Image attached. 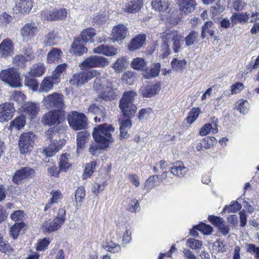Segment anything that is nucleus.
I'll return each instance as SVG.
<instances>
[{
    "label": "nucleus",
    "instance_id": "338daca9",
    "mask_svg": "<svg viewBox=\"0 0 259 259\" xmlns=\"http://www.w3.org/2000/svg\"><path fill=\"white\" fill-rule=\"evenodd\" d=\"M246 251L250 253H254L255 257L259 258V247L253 244H248L246 245Z\"/></svg>",
    "mask_w": 259,
    "mask_h": 259
},
{
    "label": "nucleus",
    "instance_id": "37998d69",
    "mask_svg": "<svg viewBox=\"0 0 259 259\" xmlns=\"http://www.w3.org/2000/svg\"><path fill=\"white\" fill-rule=\"evenodd\" d=\"M24 84L34 91H36L38 90V82L34 76L30 75L25 76Z\"/></svg>",
    "mask_w": 259,
    "mask_h": 259
},
{
    "label": "nucleus",
    "instance_id": "603ef678",
    "mask_svg": "<svg viewBox=\"0 0 259 259\" xmlns=\"http://www.w3.org/2000/svg\"><path fill=\"white\" fill-rule=\"evenodd\" d=\"M237 109L240 113L245 114L249 111L250 106L248 102L245 100H240L237 102Z\"/></svg>",
    "mask_w": 259,
    "mask_h": 259
},
{
    "label": "nucleus",
    "instance_id": "6ab92c4d",
    "mask_svg": "<svg viewBox=\"0 0 259 259\" xmlns=\"http://www.w3.org/2000/svg\"><path fill=\"white\" fill-rule=\"evenodd\" d=\"M14 45L12 40L7 38L3 40L0 44V56L3 58H7L11 56L14 53Z\"/></svg>",
    "mask_w": 259,
    "mask_h": 259
},
{
    "label": "nucleus",
    "instance_id": "4d7b16f0",
    "mask_svg": "<svg viewBox=\"0 0 259 259\" xmlns=\"http://www.w3.org/2000/svg\"><path fill=\"white\" fill-rule=\"evenodd\" d=\"M198 33L196 31H192L185 37L186 45L187 46L194 44L197 40Z\"/></svg>",
    "mask_w": 259,
    "mask_h": 259
},
{
    "label": "nucleus",
    "instance_id": "a18cd8bd",
    "mask_svg": "<svg viewBox=\"0 0 259 259\" xmlns=\"http://www.w3.org/2000/svg\"><path fill=\"white\" fill-rule=\"evenodd\" d=\"M249 14L246 13L240 14L234 13L231 17V19L232 23L234 24H236L239 22H246L249 20Z\"/></svg>",
    "mask_w": 259,
    "mask_h": 259
},
{
    "label": "nucleus",
    "instance_id": "f704fd0d",
    "mask_svg": "<svg viewBox=\"0 0 259 259\" xmlns=\"http://www.w3.org/2000/svg\"><path fill=\"white\" fill-rule=\"evenodd\" d=\"M62 148V145L59 144L56 140L51 142L48 146L44 149V151L47 156L51 157L54 156Z\"/></svg>",
    "mask_w": 259,
    "mask_h": 259
},
{
    "label": "nucleus",
    "instance_id": "58836bf2",
    "mask_svg": "<svg viewBox=\"0 0 259 259\" xmlns=\"http://www.w3.org/2000/svg\"><path fill=\"white\" fill-rule=\"evenodd\" d=\"M146 65L145 60L141 57L134 58L131 63L132 68L136 70L143 71V72L146 68Z\"/></svg>",
    "mask_w": 259,
    "mask_h": 259
},
{
    "label": "nucleus",
    "instance_id": "a211bd4d",
    "mask_svg": "<svg viewBox=\"0 0 259 259\" xmlns=\"http://www.w3.org/2000/svg\"><path fill=\"white\" fill-rule=\"evenodd\" d=\"M39 106L37 104L28 102L22 106V112L31 119L34 118L38 113Z\"/></svg>",
    "mask_w": 259,
    "mask_h": 259
},
{
    "label": "nucleus",
    "instance_id": "a878e982",
    "mask_svg": "<svg viewBox=\"0 0 259 259\" xmlns=\"http://www.w3.org/2000/svg\"><path fill=\"white\" fill-rule=\"evenodd\" d=\"M26 123V117L24 114H21L15 117L10 123V125L8 127L9 130L12 131L21 130L23 128Z\"/></svg>",
    "mask_w": 259,
    "mask_h": 259
},
{
    "label": "nucleus",
    "instance_id": "c9c22d12",
    "mask_svg": "<svg viewBox=\"0 0 259 259\" xmlns=\"http://www.w3.org/2000/svg\"><path fill=\"white\" fill-rule=\"evenodd\" d=\"M58 33L54 30L49 32L45 36L43 42L45 47L54 46L58 44Z\"/></svg>",
    "mask_w": 259,
    "mask_h": 259
},
{
    "label": "nucleus",
    "instance_id": "cd10ccee",
    "mask_svg": "<svg viewBox=\"0 0 259 259\" xmlns=\"http://www.w3.org/2000/svg\"><path fill=\"white\" fill-rule=\"evenodd\" d=\"M117 50L113 46L100 45L93 50L95 54H103L106 56H112L117 54Z\"/></svg>",
    "mask_w": 259,
    "mask_h": 259
},
{
    "label": "nucleus",
    "instance_id": "393cba45",
    "mask_svg": "<svg viewBox=\"0 0 259 259\" xmlns=\"http://www.w3.org/2000/svg\"><path fill=\"white\" fill-rule=\"evenodd\" d=\"M96 35V29L93 27H89L81 31L80 34L77 36L86 44L88 42L94 43L95 41L94 38Z\"/></svg>",
    "mask_w": 259,
    "mask_h": 259
},
{
    "label": "nucleus",
    "instance_id": "c85d7f7f",
    "mask_svg": "<svg viewBox=\"0 0 259 259\" xmlns=\"http://www.w3.org/2000/svg\"><path fill=\"white\" fill-rule=\"evenodd\" d=\"M143 5V0H131L125 4V11L128 13L139 12Z\"/></svg>",
    "mask_w": 259,
    "mask_h": 259
},
{
    "label": "nucleus",
    "instance_id": "4be33fe9",
    "mask_svg": "<svg viewBox=\"0 0 259 259\" xmlns=\"http://www.w3.org/2000/svg\"><path fill=\"white\" fill-rule=\"evenodd\" d=\"M63 56V52L60 48H52L47 55V62L48 64L59 63Z\"/></svg>",
    "mask_w": 259,
    "mask_h": 259
},
{
    "label": "nucleus",
    "instance_id": "774afa93",
    "mask_svg": "<svg viewBox=\"0 0 259 259\" xmlns=\"http://www.w3.org/2000/svg\"><path fill=\"white\" fill-rule=\"evenodd\" d=\"M107 20V16L104 14H98L95 16L93 19L94 23L99 25L105 24Z\"/></svg>",
    "mask_w": 259,
    "mask_h": 259
},
{
    "label": "nucleus",
    "instance_id": "de8ad7c7",
    "mask_svg": "<svg viewBox=\"0 0 259 259\" xmlns=\"http://www.w3.org/2000/svg\"><path fill=\"white\" fill-rule=\"evenodd\" d=\"M28 61L26 57L22 54L16 55L13 59V62L18 68L26 67V62Z\"/></svg>",
    "mask_w": 259,
    "mask_h": 259
},
{
    "label": "nucleus",
    "instance_id": "c03bdc74",
    "mask_svg": "<svg viewBox=\"0 0 259 259\" xmlns=\"http://www.w3.org/2000/svg\"><path fill=\"white\" fill-rule=\"evenodd\" d=\"M51 243V240L49 238H44L37 240L35 244V249L37 251H44L48 248Z\"/></svg>",
    "mask_w": 259,
    "mask_h": 259
},
{
    "label": "nucleus",
    "instance_id": "7c9ffc66",
    "mask_svg": "<svg viewBox=\"0 0 259 259\" xmlns=\"http://www.w3.org/2000/svg\"><path fill=\"white\" fill-rule=\"evenodd\" d=\"M97 166V162L96 160L91 161L85 163L82 175V179L87 180L90 178L95 172Z\"/></svg>",
    "mask_w": 259,
    "mask_h": 259
},
{
    "label": "nucleus",
    "instance_id": "052dcab7",
    "mask_svg": "<svg viewBox=\"0 0 259 259\" xmlns=\"http://www.w3.org/2000/svg\"><path fill=\"white\" fill-rule=\"evenodd\" d=\"M200 112L201 111L199 108H193L189 112V115L187 118V122L190 124L192 123L198 117Z\"/></svg>",
    "mask_w": 259,
    "mask_h": 259
},
{
    "label": "nucleus",
    "instance_id": "e2e57ef3",
    "mask_svg": "<svg viewBox=\"0 0 259 259\" xmlns=\"http://www.w3.org/2000/svg\"><path fill=\"white\" fill-rule=\"evenodd\" d=\"M104 248L107 251L115 253L118 252L120 250V246L116 243L110 241L108 242L106 245L104 246Z\"/></svg>",
    "mask_w": 259,
    "mask_h": 259
},
{
    "label": "nucleus",
    "instance_id": "dca6fc26",
    "mask_svg": "<svg viewBox=\"0 0 259 259\" xmlns=\"http://www.w3.org/2000/svg\"><path fill=\"white\" fill-rule=\"evenodd\" d=\"M86 44L77 36H75L71 45L69 52L75 56H81L88 51Z\"/></svg>",
    "mask_w": 259,
    "mask_h": 259
},
{
    "label": "nucleus",
    "instance_id": "1a4fd4ad",
    "mask_svg": "<svg viewBox=\"0 0 259 259\" xmlns=\"http://www.w3.org/2000/svg\"><path fill=\"white\" fill-rule=\"evenodd\" d=\"M43 103L48 109L64 110L65 107L63 95L56 92L45 97Z\"/></svg>",
    "mask_w": 259,
    "mask_h": 259
},
{
    "label": "nucleus",
    "instance_id": "2f4dec72",
    "mask_svg": "<svg viewBox=\"0 0 259 259\" xmlns=\"http://www.w3.org/2000/svg\"><path fill=\"white\" fill-rule=\"evenodd\" d=\"M59 80L55 79L52 76L45 77L40 85V90L41 92H48L51 90L55 83H58Z\"/></svg>",
    "mask_w": 259,
    "mask_h": 259
},
{
    "label": "nucleus",
    "instance_id": "412c9836",
    "mask_svg": "<svg viewBox=\"0 0 259 259\" xmlns=\"http://www.w3.org/2000/svg\"><path fill=\"white\" fill-rule=\"evenodd\" d=\"M161 89L159 82L148 84L141 90V95L145 98H151L158 94Z\"/></svg>",
    "mask_w": 259,
    "mask_h": 259
},
{
    "label": "nucleus",
    "instance_id": "bb28decb",
    "mask_svg": "<svg viewBox=\"0 0 259 259\" xmlns=\"http://www.w3.org/2000/svg\"><path fill=\"white\" fill-rule=\"evenodd\" d=\"M127 28L123 24H118L114 26L112 30L111 36L114 40H121L126 36Z\"/></svg>",
    "mask_w": 259,
    "mask_h": 259
},
{
    "label": "nucleus",
    "instance_id": "473e14b6",
    "mask_svg": "<svg viewBox=\"0 0 259 259\" xmlns=\"http://www.w3.org/2000/svg\"><path fill=\"white\" fill-rule=\"evenodd\" d=\"M46 68L42 63L34 64L28 72L29 75L34 77H40L44 74Z\"/></svg>",
    "mask_w": 259,
    "mask_h": 259
},
{
    "label": "nucleus",
    "instance_id": "b1692460",
    "mask_svg": "<svg viewBox=\"0 0 259 259\" xmlns=\"http://www.w3.org/2000/svg\"><path fill=\"white\" fill-rule=\"evenodd\" d=\"M50 194L51 197L44 207L45 211H47L49 209H50L53 204L61 202L63 198V195L59 189L52 190L50 192Z\"/></svg>",
    "mask_w": 259,
    "mask_h": 259
},
{
    "label": "nucleus",
    "instance_id": "8fccbe9b",
    "mask_svg": "<svg viewBox=\"0 0 259 259\" xmlns=\"http://www.w3.org/2000/svg\"><path fill=\"white\" fill-rule=\"evenodd\" d=\"M186 246L192 250L200 249L203 246V242L201 240L195 238H189L187 240Z\"/></svg>",
    "mask_w": 259,
    "mask_h": 259
},
{
    "label": "nucleus",
    "instance_id": "3c124183",
    "mask_svg": "<svg viewBox=\"0 0 259 259\" xmlns=\"http://www.w3.org/2000/svg\"><path fill=\"white\" fill-rule=\"evenodd\" d=\"M212 248L213 252L216 253H224L227 250L226 245L220 240H217L212 243Z\"/></svg>",
    "mask_w": 259,
    "mask_h": 259
},
{
    "label": "nucleus",
    "instance_id": "0e129e2a",
    "mask_svg": "<svg viewBox=\"0 0 259 259\" xmlns=\"http://www.w3.org/2000/svg\"><path fill=\"white\" fill-rule=\"evenodd\" d=\"M48 173L51 177L58 178L62 169L60 167H58L56 164L49 167L47 169Z\"/></svg>",
    "mask_w": 259,
    "mask_h": 259
},
{
    "label": "nucleus",
    "instance_id": "4c0bfd02",
    "mask_svg": "<svg viewBox=\"0 0 259 259\" xmlns=\"http://www.w3.org/2000/svg\"><path fill=\"white\" fill-rule=\"evenodd\" d=\"M68 64L66 63L58 65L52 73L53 77L57 80L60 81V77L66 73Z\"/></svg>",
    "mask_w": 259,
    "mask_h": 259
},
{
    "label": "nucleus",
    "instance_id": "423d86ee",
    "mask_svg": "<svg viewBox=\"0 0 259 259\" xmlns=\"http://www.w3.org/2000/svg\"><path fill=\"white\" fill-rule=\"evenodd\" d=\"M65 115L64 110H51L43 115L41 122L44 125H58L65 120Z\"/></svg>",
    "mask_w": 259,
    "mask_h": 259
},
{
    "label": "nucleus",
    "instance_id": "f8f14e48",
    "mask_svg": "<svg viewBox=\"0 0 259 259\" xmlns=\"http://www.w3.org/2000/svg\"><path fill=\"white\" fill-rule=\"evenodd\" d=\"M35 170L29 166L21 167L16 170L12 177L13 182L16 185H20L24 180L32 179L35 176Z\"/></svg>",
    "mask_w": 259,
    "mask_h": 259
},
{
    "label": "nucleus",
    "instance_id": "c756f323",
    "mask_svg": "<svg viewBox=\"0 0 259 259\" xmlns=\"http://www.w3.org/2000/svg\"><path fill=\"white\" fill-rule=\"evenodd\" d=\"M70 155L67 153L62 154L59 157L58 161L59 167L62 171L67 172L72 167V163L70 161Z\"/></svg>",
    "mask_w": 259,
    "mask_h": 259
},
{
    "label": "nucleus",
    "instance_id": "20e7f679",
    "mask_svg": "<svg viewBox=\"0 0 259 259\" xmlns=\"http://www.w3.org/2000/svg\"><path fill=\"white\" fill-rule=\"evenodd\" d=\"M0 79L13 88L22 86L20 73L14 67L3 70L0 72Z\"/></svg>",
    "mask_w": 259,
    "mask_h": 259
},
{
    "label": "nucleus",
    "instance_id": "6e6552de",
    "mask_svg": "<svg viewBox=\"0 0 259 259\" xmlns=\"http://www.w3.org/2000/svg\"><path fill=\"white\" fill-rule=\"evenodd\" d=\"M35 135L32 132H24L19 137L18 146L20 152L24 154L30 152L33 147Z\"/></svg>",
    "mask_w": 259,
    "mask_h": 259
},
{
    "label": "nucleus",
    "instance_id": "7ed1b4c3",
    "mask_svg": "<svg viewBox=\"0 0 259 259\" xmlns=\"http://www.w3.org/2000/svg\"><path fill=\"white\" fill-rule=\"evenodd\" d=\"M108 80L104 77H96L94 80L93 87L99 94L100 98L105 101H111L116 99L117 95L114 89L108 85Z\"/></svg>",
    "mask_w": 259,
    "mask_h": 259
},
{
    "label": "nucleus",
    "instance_id": "5701e85b",
    "mask_svg": "<svg viewBox=\"0 0 259 259\" xmlns=\"http://www.w3.org/2000/svg\"><path fill=\"white\" fill-rule=\"evenodd\" d=\"M90 133L88 131L78 132L76 135V149L78 152L84 149L85 144L90 138Z\"/></svg>",
    "mask_w": 259,
    "mask_h": 259
},
{
    "label": "nucleus",
    "instance_id": "2eb2a0df",
    "mask_svg": "<svg viewBox=\"0 0 259 259\" xmlns=\"http://www.w3.org/2000/svg\"><path fill=\"white\" fill-rule=\"evenodd\" d=\"M14 104L5 102L0 104V122H5L12 119L15 113Z\"/></svg>",
    "mask_w": 259,
    "mask_h": 259
},
{
    "label": "nucleus",
    "instance_id": "aec40b11",
    "mask_svg": "<svg viewBox=\"0 0 259 259\" xmlns=\"http://www.w3.org/2000/svg\"><path fill=\"white\" fill-rule=\"evenodd\" d=\"M146 35L138 34L135 36L127 45V48L130 51H134L140 49L146 44Z\"/></svg>",
    "mask_w": 259,
    "mask_h": 259
},
{
    "label": "nucleus",
    "instance_id": "79ce46f5",
    "mask_svg": "<svg viewBox=\"0 0 259 259\" xmlns=\"http://www.w3.org/2000/svg\"><path fill=\"white\" fill-rule=\"evenodd\" d=\"M32 0H20L18 4V9L21 13L29 12L33 7Z\"/></svg>",
    "mask_w": 259,
    "mask_h": 259
},
{
    "label": "nucleus",
    "instance_id": "0eeeda50",
    "mask_svg": "<svg viewBox=\"0 0 259 259\" xmlns=\"http://www.w3.org/2000/svg\"><path fill=\"white\" fill-rule=\"evenodd\" d=\"M66 220V210L64 208H60L56 217L53 220L45 221L42 228L44 232L51 233L58 230Z\"/></svg>",
    "mask_w": 259,
    "mask_h": 259
},
{
    "label": "nucleus",
    "instance_id": "a19ab883",
    "mask_svg": "<svg viewBox=\"0 0 259 259\" xmlns=\"http://www.w3.org/2000/svg\"><path fill=\"white\" fill-rule=\"evenodd\" d=\"M210 131L212 134L218 133V130L216 123H206L204 124L200 129L199 134L201 136H204L207 135Z\"/></svg>",
    "mask_w": 259,
    "mask_h": 259
},
{
    "label": "nucleus",
    "instance_id": "f257e3e1",
    "mask_svg": "<svg viewBox=\"0 0 259 259\" xmlns=\"http://www.w3.org/2000/svg\"><path fill=\"white\" fill-rule=\"evenodd\" d=\"M115 128L112 124L105 123L96 125L92 132V136L96 145H91L89 149L92 155H95L98 151L108 148L114 142L112 134Z\"/></svg>",
    "mask_w": 259,
    "mask_h": 259
},
{
    "label": "nucleus",
    "instance_id": "680f3d73",
    "mask_svg": "<svg viewBox=\"0 0 259 259\" xmlns=\"http://www.w3.org/2000/svg\"><path fill=\"white\" fill-rule=\"evenodd\" d=\"M0 251L4 253L12 252L13 251V248L10 244L6 241L3 236L0 239Z\"/></svg>",
    "mask_w": 259,
    "mask_h": 259
},
{
    "label": "nucleus",
    "instance_id": "09e8293b",
    "mask_svg": "<svg viewBox=\"0 0 259 259\" xmlns=\"http://www.w3.org/2000/svg\"><path fill=\"white\" fill-rule=\"evenodd\" d=\"M85 196V191L84 187L80 186L77 188L75 192V200L77 206H80L81 203L83 201Z\"/></svg>",
    "mask_w": 259,
    "mask_h": 259
},
{
    "label": "nucleus",
    "instance_id": "5fc2aeb1",
    "mask_svg": "<svg viewBox=\"0 0 259 259\" xmlns=\"http://www.w3.org/2000/svg\"><path fill=\"white\" fill-rule=\"evenodd\" d=\"M140 209L138 200L136 198L130 199L127 205L126 209L132 212H136Z\"/></svg>",
    "mask_w": 259,
    "mask_h": 259
},
{
    "label": "nucleus",
    "instance_id": "bf43d9fd",
    "mask_svg": "<svg viewBox=\"0 0 259 259\" xmlns=\"http://www.w3.org/2000/svg\"><path fill=\"white\" fill-rule=\"evenodd\" d=\"M121 79L125 83L131 85L135 81V76L133 72L131 71H127L123 74Z\"/></svg>",
    "mask_w": 259,
    "mask_h": 259
},
{
    "label": "nucleus",
    "instance_id": "864d4df0",
    "mask_svg": "<svg viewBox=\"0 0 259 259\" xmlns=\"http://www.w3.org/2000/svg\"><path fill=\"white\" fill-rule=\"evenodd\" d=\"M195 228L205 235H210L213 231V229L211 226L204 223H201L195 226Z\"/></svg>",
    "mask_w": 259,
    "mask_h": 259
},
{
    "label": "nucleus",
    "instance_id": "6e6d98bb",
    "mask_svg": "<svg viewBox=\"0 0 259 259\" xmlns=\"http://www.w3.org/2000/svg\"><path fill=\"white\" fill-rule=\"evenodd\" d=\"M25 215L23 210H17L11 214L10 218L13 221L19 223V222H23Z\"/></svg>",
    "mask_w": 259,
    "mask_h": 259
},
{
    "label": "nucleus",
    "instance_id": "13d9d810",
    "mask_svg": "<svg viewBox=\"0 0 259 259\" xmlns=\"http://www.w3.org/2000/svg\"><path fill=\"white\" fill-rule=\"evenodd\" d=\"M242 208L241 205L237 201H233L229 206L226 205L223 209L224 212H236Z\"/></svg>",
    "mask_w": 259,
    "mask_h": 259
},
{
    "label": "nucleus",
    "instance_id": "f03ea898",
    "mask_svg": "<svg viewBox=\"0 0 259 259\" xmlns=\"http://www.w3.org/2000/svg\"><path fill=\"white\" fill-rule=\"evenodd\" d=\"M137 93L134 91L123 93L119 101V108L123 117H133L137 112V107L134 104Z\"/></svg>",
    "mask_w": 259,
    "mask_h": 259
},
{
    "label": "nucleus",
    "instance_id": "9b49d317",
    "mask_svg": "<svg viewBox=\"0 0 259 259\" xmlns=\"http://www.w3.org/2000/svg\"><path fill=\"white\" fill-rule=\"evenodd\" d=\"M67 12L66 9H54L52 10L45 9L40 13L42 20L48 21H55L65 19L67 17Z\"/></svg>",
    "mask_w": 259,
    "mask_h": 259
},
{
    "label": "nucleus",
    "instance_id": "e433bc0d",
    "mask_svg": "<svg viewBox=\"0 0 259 259\" xmlns=\"http://www.w3.org/2000/svg\"><path fill=\"white\" fill-rule=\"evenodd\" d=\"M179 6L182 13L188 14L194 9L195 4L193 0H181Z\"/></svg>",
    "mask_w": 259,
    "mask_h": 259
},
{
    "label": "nucleus",
    "instance_id": "9d476101",
    "mask_svg": "<svg viewBox=\"0 0 259 259\" xmlns=\"http://www.w3.org/2000/svg\"><path fill=\"white\" fill-rule=\"evenodd\" d=\"M97 74L98 72L95 70L80 71L73 74L69 82L72 85L80 87L96 77Z\"/></svg>",
    "mask_w": 259,
    "mask_h": 259
},
{
    "label": "nucleus",
    "instance_id": "ddd939ff",
    "mask_svg": "<svg viewBox=\"0 0 259 259\" xmlns=\"http://www.w3.org/2000/svg\"><path fill=\"white\" fill-rule=\"evenodd\" d=\"M38 31L36 24L30 22L25 24L20 29V32L23 40L28 42L34 40Z\"/></svg>",
    "mask_w": 259,
    "mask_h": 259
},
{
    "label": "nucleus",
    "instance_id": "f3484780",
    "mask_svg": "<svg viewBox=\"0 0 259 259\" xmlns=\"http://www.w3.org/2000/svg\"><path fill=\"white\" fill-rule=\"evenodd\" d=\"M151 7L152 8L159 13L164 12L167 10H169L168 13V16L167 15V19L171 20L173 18L172 16L170 15V13H173L174 10H172L170 7V3L168 0H152L151 1Z\"/></svg>",
    "mask_w": 259,
    "mask_h": 259
},
{
    "label": "nucleus",
    "instance_id": "72a5a7b5",
    "mask_svg": "<svg viewBox=\"0 0 259 259\" xmlns=\"http://www.w3.org/2000/svg\"><path fill=\"white\" fill-rule=\"evenodd\" d=\"M161 65L159 63H155L153 67L149 69L147 67L144 70V76L145 78L149 79L158 76L160 70Z\"/></svg>",
    "mask_w": 259,
    "mask_h": 259
},
{
    "label": "nucleus",
    "instance_id": "69168bd1",
    "mask_svg": "<svg viewBox=\"0 0 259 259\" xmlns=\"http://www.w3.org/2000/svg\"><path fill=\"white\" fill-rule=\"evenodd\" d=\"M124 118H125L124 119H119V128L123 129L130 128L132 126V121L131 120L132 117Z\"/></svg>",
    "mask_w": 259,
    "mask_h": 259
},
{
    "label": "nucleus",
    "instance_id": "49530a36",
    "mask_svg": "<svg viewBox=\"0 0 259 259\" xmlns=\"http://www.w3.org/2000/svg\"><path fill=\"white\" fill-rule=\"evenodd\" d=\"M162 182L161 177L159 175H153L148 178L145 182V186L148 188H152L155 186L158 185Z\"/></svg>",
    "mask_w": 259,
    "mask_h": 259
},
{
    "label": "nucleus",
    "instance_id": "39448f33",
    "mask_svg": "<svg viewBox=\"0 0 259 259\" xmlns=\"http://www.w3.org/2000/svg\"><path fill=\"white\" fill-rule=\"evenodd\" d=\"M67 120L70 127L74 131L85 130L88 126V119L83 113L73 111L67 115Z\"/></svg>",
    "mask_w": 259,
    "mask_h": 259
},
{
    "label": "nucleus",
    "instance_id": "ea45409f",
    "mask_svg": "<svg viewBox=\"0 0 259 259\" xmlns=\"http://www.w3.org/2000/svg\"><path fill=\"white\" fill-rule=\"evenodd\" d=\"M26 226V224L24 222L15 223L11 228L10 234L13 239H16L18 238L21 230Z\"/></svg>",
    "mask_w": 259,
    "mask_h": 259
},
{
    "label": "nucleus",
    "instance_id": "4468645a",
    "mask_svg": "<svg viewBox=\"0 0 259 259\" xmlns=\"http://www.w3.org/2000/svg\"><path fill=\"white\" fill-rule=\"evenodd\" d=\"M109 64L107 58L102 56L93 55L87 58L81 63V65L84 68L104 67Z\"/></svg>",
    "mask_w": 259,
    "mask_h": 259
}]
</instances>
